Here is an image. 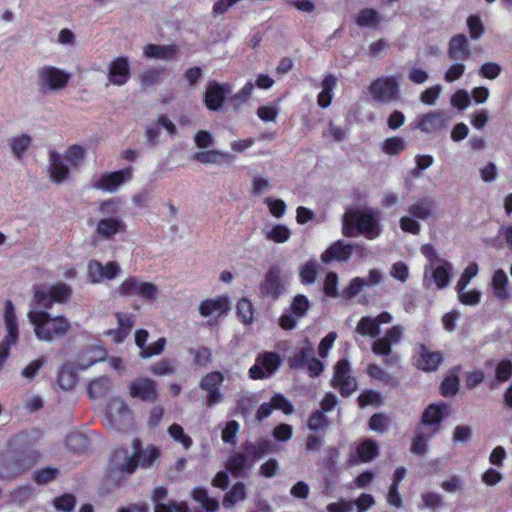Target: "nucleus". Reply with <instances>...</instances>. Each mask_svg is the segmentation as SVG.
<instances>
[{
	"instance_id": "1",
	"label": "nucleus",
	"mask_w": 512,
	"mask_h": 512,
	"mask_svg": "<svg viewBox=\"0 0 512 512\" xmlns=\"http://www.w3.org/2000/svg\"><path fill=\"white\" fill-rule=\"evenodd\" d=\"M27 318L33 328L34 336L39 342L53 343L65 337L72 330L71 322L64 315L51 314L42 309H30Z\"/></svg>"
},
{
	"instance_id": "2",
	"label": "nucleus",
	"mask_w": 512,
	"mask_h": 512,
	"mask_svg": "<svg viewBox=\"0 0 512 512\" xmlns=\"http://www.w3.org/2000/svg\"><path fill=\"white\" fill-rule=\"evenodd\" d=\"M342 233L346 237H356L359 234L373 240L380 235V228L372 213L348 209L342 218Z\"/></svg>"
},
{
	"instance_id": "3",
	"label": "nucleus",
	"mask_w": 512,
	"mask_h": 512,
	"mask_svg": "<svg viewBox=\"0 0 512 512\" xmlns=\"http://www.w3.org/2000/svg\"><path fill=\"white\" fill-rule=\"evenodd\" d=\"M421 253L428 260V265L424 269V281L427 286L430 278L438 289L448 286L451 280L452 263L441 258L436 249L429 244L421 247Z\"/></svg>"
},
{
	"instance_id": "4",
	"label": "nucleus",
	"mask_w": 512,
	"mask_h": 512,
	"mask_svg": "<svg viewBox=\"0 0 512 512\" xmlns=\"http://www.w3.org/2000/svg\"><path fill=\"white\" fill-rule=\"evenodd\" d=\"M85 158V149L79 145L69 147L62 156L59 153L50 154L49 175L52 181L62 183L69 177V170L65 165L67 162L71 167H79Z\"/></svg>"
},
{
	"instance_id": "5",
	"label": "nucleus",
	"mask_w": 512,
	"mask_h": 512,
	"mask_svg": "<svg viewBox=\"0 0 512 512\" xmlns=\"http://www.w3.org/2000/svg\"><path fill=\"white\" fill-rule=\"evenodd\" d=\"M160 458V451L156 446L149 445L144 449H140L138 444H135L134 454L127 457L122 452L115 454L116 463H121V470L127 473L135 471L138 465L143 467L152 466Z\"/></svg>"
},
{
	"instance_id": "6",
	"label": "nucleus",
	"mask_w": 512,
	"mask_h": 512,
	"mask_svg": "<svg viewBox=\"0 0 512 512\" xmlns=\"http://www.w3.org/2000/svg\"><path fill=\"white\" fill-rule=\"evenodd\" d=\"M433 215V203L428 200H418L407 208V214L400 220V228L405 233L418 235L421 231L419 220H425Z\"/></svg>"
},
{
	"instance_id": "7",
	"label": "nucleus",
	"mask_w": 512,
	"mask_h": 512,
	"mask_svg": "<svg viewBox=\"0 0 512 512\" xmlns=\"http://www.w3.org/2000/svg\"><path fill=\"white\" fill-rule=\"evenodd\" d=\"M70 78L71 76L67 71L46 65L37 72V87L42 93H55L64 90Z\"/></svg>"
},
{
	"instance_id": "8",
	"label": "nucleus",
	"mask_w": 512,
	"mask_h": 512,
	"mask_svg": "<svg viewBox=\"0 0 512 512\" xmlns=\"http://www.w3.org/2000/svg\"><path fill=\"white\" fill-rule=\"evenodd\" d=\"M71 288L62 282L51 286H39L34 291V300L38 305L50 307L53 303H66L71 296Z\"/></svg>"
},
{
	"instance_id": "9",
	"label": "nucleus",
	"mask_w": 512,
	"mask_h": 512,
	"mask_svg": "<svg viewBox=\"0 0 512 512\" xmlns=\"http://www.w3.org/2000/svg\"><path fill=\"white\" fill-rule=\"evenodd\" d=\"M121 272L120 265L115 262L102 264L98 260L91 259L86 266V278L90 284H99L118 278Z\"/></svg>"
},
{
	"instance_id": "10",
	"label": "nucleus",
	"mask_w": 512,
	"mask_h": 512,
	"mask_svg": "<svg viewBox=\"0 0 512 512\" xmlns=\"http://www.w3.org/2000/svg\"><path fill=\"white\" fill-rule=\"evenodd\" d=\"M287 276L277 266H272L266 272L260 284V292L263 296L277 299L285 292Z\"/></svg>"
},
{
	"instance_id": "11",
	"label": "nucleus",
	"mask_w": 512,
	"mask_h": 512,
	"mask_svg": "<svg viewBox=\"0 0 512 512\" xmlns=\"http://www.w3.org/2000/svg\"><path fill=\"white\" fill-rule=\"evenodd\" d=\"M131 76V63L127 56L112 58L107 64V86L122 87Z\"/></svg>"
},
{
	"instance_id": "12",
	"label": "nucleus",
	"mask_w": 512,
	"mask_h": 512,
	"mask_svg": "<svg viewBox=\"0 0 512 512\" xmlns=\"http://www.w3.org/2000/svg\"><path fill=\"white\" fill-rule=\"evenodd\" d=\"M120 295H136L144 300L155 301L158 295V288L151 282H144L134 277H128L118 286Z\"/></svg>"
},
{
	"instance_id": "13",
	"label": "nucleus",
	"mask_w": 512,
	"mask_h": 512,
	"mask_svg": "<svg viewBox=\"0 0 512 512\" xmlns=\"http://www.w3.org/2000/svg\"><path fill=\"white\" fill-rule=\"evenodd\" d=\"M371 97L380 103H390L399 97V85L394 77L376 79L369 87Z\"/></svg>"
},
{
	"instance_id": "14",
	"label": "nucleus",
	"mask_w": 512,
	"mask_h": 512,
	"mask_svg": "<svg viewBox=\"0 0 512 512\" xmlns=\"http://www.w3.org/2000/svg\"><path fill=\"white\" fill-rule=\"evenodd\" d=\"M449 120V117L441 111H430L416 118L415 129L427 135H436L446 130Z\"/></svg>"
},
{
	"instance_id": "15",
	"label": "nucleus",
	"mask_w": 512,
	"mask_h": 512,
	"mask_svg": "<svg viewBox=\"0 0 512 512\" xmlns=\"http://www.w3.org/2000/svg\"><path fill=\"white\" fill-rule=\"evenodd\" d=\"M281 357L275 352H264L257 356L255 364L249 369L252 379H264L274 374L281 365Z\"/></svg>"
},
{
	"instance_id": "16",
	"label": "nucleus",
	"mask_w": 512,
	"mask_h": 512,
	"mask_svg": "<svg viewBox=\"0 0 512 512\" xmlns=\"http://www.w3.org/2000/svg\"><path fill=\"white\" fill-rule=\"evenodd\" d=\"M349 373V363L346 360H340L334 366L331 379L332 386L339 389L341 394L345 396L351 395L357 388L355 379Z\"/></svg>"
},
{
	"instance_id": "17",
	"label": "nucleus",
	"mask_w": 512,
	"mask_h": 512,
	"mask_svg": "<svg viewBox=\"0 0 512 512\" xmlns=\"http://www.w3.org/2000/svg\"><path fill=\"white\" fill-rule=\"evenodd\" d=\"M3 322L6 335L0 345L11 349L19 341V325L15 307L11 301H6L3 310Z\"/></svg>"
},
{
	"instance_id": "18",
	"label": "nucleus",
	"mask_w": 512,
	"mask_h": 512,
	"mask_svg": "<svg viewBox=\"0 0 512 512\" xmlns=\"http://www.w3.org/2000/svg\"><path fill=\"white\" fill-rule=\"evenodd\" d=\"M107 420L110 427L116 430L130 426V410L124 400L115 398L110 401L107 407Z\"/></svg>"
},
{
	"instance_id": "19",
	"label": "nucleus",
	"mask_w": 512,
	"mask_h": 512,
	"mask_svg": "<svg viewBox=\"0 0 512 512\" xmlns=\"http://www.w3.org/2000/svg\"><path fill=\"white\" fill-rule=\"evenodd\" d=\"M443 361V355L439 351H431L424 345L416 347L413 356V365L424 372L436 371Z\"/></svg>"
},
{
	"instance_id": "20",
	"label": "nucleus",
	"mask_w": 512,
	"mask_h": 512,
	"mask_svg": "<svg viewBox=\"0 0 512 512\" xmlns=\"http://www.w3.org/2000/svg\"><path fill=\"white\" fill-rule=\"evenodd\" d=\"M392 320L393 316L389 312H382L376 317L363 316L358 321L355 331L361 336L376 338L380 334V326L389 324Z\"/></svg>"
},
{
	"instance_id": "21",
	"label": "nucleus",
	"mask_w": 512,
	"mask_h": 512,
	"mask_svg": "<svg viewBox=\"0 0 512 512\" xmlns=\"http://www.w3.org/2000/svg\"><path fill=\"white\" fill-rule=\"evenodd\" d=\"M133 172L131 167L122 170L104 173L99 177L95 186L106 192L113 193L117 191L123 184L131 181Z\"/></svg>"
},
{
	"instance_id": "22",
	"label": "nucleus",
	"mask_w": 512,
	"mask_h": 512,
	"mask_svg": "<svg viewBox=\"0 0 512 512\" xmlns=\"http://www.w3.org/2000/svg\"><path fill=\"white\" fill-rule=\"evenodd\" d=\"M404 328L401 325H394L386 331L383 337L377 338L371 346L376 355L388 356L392 351V345L398 344L403 336Z\"/></svg>"
},
{
	"instance_id": "23",
	"label": "nucleus",
	"mask_w": 512,
	"mask_h": 512,
	"mask_svg": "<svg viewBox=\"0 0 512 512\" xmlns=\"http://www.w3.org/2000/svg\"><path fill=\"white\" fill-rule=\"evenodd\" d=\"M509 283L510 280L503 269L495 270L490 281L491 296L500 302L508 301L512 296Z\"/></svg>"
},
{
	"instance_id": "24",
	"label": "nucleus",
	"mask_w": 512,
	"mask_h": 512,
	"mask_svg": "<svg viewBox=\"0 0 512 512\" xmlns=\"http://www.w3.org/2000/svg\"><path fill=\"white\" fill-rule=\"evenodd\" d=\"M129 395L142 401L153 402L157 398L156 383L148 378H138L128 387Z\"/></svg>"
},
{
	"instance_id": "25",
	"label": "nucleus",
	"mask_w": 512,
	"mask_h": 512,
	"mask_svg": "<svg viewBox=\"0 0 512 512\" xmlns=\"http://www.w3.org/2000/svg\"><path fill=\"white\" fill-rule=\"evenodd\" d=\"M223 381L224 376L220 372H211L202 377L200 387L207 392V404L209 406L222 401V394L219 391V387Z\"/></svg>"
},
{
	"instance_id": "26",
	"label": "nucleus",
	"mask_w": 512,
	"mask_h": 512,
	"mask_svg": "<svg viewBox=\"0 0 512 512\" xmlns=\"http://www.w3.org/2000/svg\"><path fill=\"white\" fill-rule=\"evenodd\" d=\"M230 302L226 296H217L203 300L199 304V313L203 317L219 318L230 310Z\"/></svg>"
},
{
	"instance_id": "27",
	"label": "nucleus",
	"mask_w": 512,
	"mask_h": 512,
	"mask_svg": "<svg viewBox=\"0 0 512 512\" xmlns=\"http://www.w3.org/2000/svg\"><path fill=\"white\" fill-rule=\"evenodd\" d=\"M360 248L358 245L345 244L342 241H336L330 245L322 254L321 261L325 264L331 261H347L352 255L353 249Z\"/></svg>"
},
{
	"instance_id": "28",
	"label": "nucleus",
	"mask_w": 512,
	"mask_h": 512,
	"mask_svg": "<svg viewBox=\"0 0 512 512\" xmlns=\"http://www.w3.org/2000/svg\"><path fill=\"white\" fill-rule=\"evenodd\" d=\"M149 334L146 330L140 329L135 332V343L140 349V357L150 358L155 355H159L166 346V340L160 338L150 345H146Z\"/></svg>"
},
{
	"instance_id": "29",
	"label": "nucleus",
	"mask_w": 512,
	"mask_h": 512,
	"mask_svg": "<svg viewBox=\"0 0 512 512\" xmlns=\"http://www.w3.org/2000/svg\"><path fill=\"white\" fill-rule=\"evenodd\" d=\"M229 91L230 87L228 84L210 83L204 94V103L207 108L213 111L219 110Z\"/></svg>"
},
{
	"instance_id": "30",
	"label": "nucleus",
	"mask_w": 512,
	"mask_h": 512,
	"mask_svg": "<svg viewBox=\"0 0 512 512\" xmlns=\"http://www.w3.org/2000/svg\"><path fill=\"white\" fill-rule=\"evenodd\" d=\"M449 406L446 403H432L422 414V423L430 426H439L443 418L448 416Z\"/></svg>"
},
{
	"instance_id": "31",
	"label": "nucleus",
	"mask_w": 512,
	"mask_h": 512,
	"mask_svg": "<svg viewBox=\"0 0 512 512\" xmlns=\"http://www.w3.org/2000/svg\"><path fill=\"white\" fill-rule=\"evenodd\" d=\"M177 51V47L173 44H148L143 48V55L148 59L168 61L176 55Z\"/></svg>"
},
{
	"instance_id": "32",
	"label": "nucleus",
	"mask_w": 512,
	"mask_h": 512,
	"mask_svg": "<svg viewBox=\"0 0 512 512\" xmlns=\"http://www.w3.org/2000/svg\"><path fill=\"white\" fill-rule=\"evenodd\" d=\"M124 231L125 224L123 221L114 217H103L96 225V232L100 236L108 239Z\"/></svg>"
},
{
	"instance_id": "33",
	"label": "nucleus",
	"mask_w": 512,
	"mask_h": 512,
	"mask_svg": "<svg viewBox=\"0 0 512 512\" xmlns=\"http://www.w3.org/2000/svg\"><path fill=\"white\" fill-rule=\"evenodd\" d=\"M106 352L99 346H94L81 351L77 356V367L86 369L91 365L104 360Z\"/></svg>"
},
{
	"instance_id": "34",
	"label": "nucleus",
	"mask_w": 512,
	"mask_h": 512,
	"mask_svg": "<svg viewBox=\"0 0 512 512\" xmlns=\"http://www.w3.org/2000/svg\"><path fill=\"white\" fill-rule=\"evenodd\" d=\"M292 230L285 224L273 223L267 226L265 230V238L276 244L287 243L292 237Z\"/></svg>"
},
{
	"instance_id": "35",
	"label": "nucleus",
	"mask_w": 512,
	"mask_h": 512,
	"mask_svg": "<svg viewBox=\"0 0 512 512\" xmlns=\"http://www.w3.org/2000/svg\"><path fill=\"white\" fill-rule=\"evenodd\" d=\"M470 54L468 41L464 35L458 34L450 39L448 55L451 59H466Z\"/></svg>"
},
{
	"instance_id": "36",
	"label": "nucleus",
	"mask_w": 512,
	"mask_h": 512,
	"mask_svg": "<svg viewBox=\"0 0 512 512\" xmlns=\"http://www.w3.org/2000/svg\"><path fill=\"white\" fill-rule=\"evenodd\" d=\"M246 486L242 482L236 483L229 492L224 495L223 506L226 509L233 508L237 503L246 499Z\"/></svg>"
},
{
	"instance_id": "37",
	"label": "nucleus",
	"mask_w": 512,
	"mask_h": 512,
	"mask_svg": "<svg viewBox=\"0 0 512 512\" xmlns=\"http://www.w3.org/2000/svg\"><path fill=\"white\" fill-rule=\"evenodd\" d=\"M432 437V433L419 429L412 439L410 451L415 455H424L428 452V441Z\"/></svg>"
},
{
	"instance_id": "38",
	"label": "nucleus",
	"mask_w": 512,
	"mask_h": 512,
	"mask_svg": "<svg viewBox=\"0 0 512 512\" xmlns=\"http://www.w3.org/2000/svg\"><path fill=\"white\" fill-rule=\"evenodd\" d=\"M167 433L174 442L180 444L184 449L192 447L193 440L190 435L184 431L181 425L173 423L168 427Z\"/></svg>"
},
{
	"instance_id": "39",
	"label": "nucleus",
	"mask_w": 512,
	"mask_h": 512,
	"mask_svg": "<svg viewBox=\"0 0 512 512\" xmlns=\"http://www.w3.org/2000/svg\"><path fill=\"white\" fill-rule=\"evenodd\" d=\"M191 496L208 512H216L219 509V502L210 497L205 489L197 487L192 490Z\"/></svg>"
},
{
	"instance_id": "40",
	"label": "nucleus",
	"mask_w": 512,
	"mask_h": 512,
	"mask_svg": "<svg viewBox=\"0 0 512 512\" xmlns=\"http://www.w3.org/2000/svg\"><path fill=\"white\" fill-rule=\"evenodd\" d=\"M458 300L466 306H477L481 300V292L475 288L467 287L455 288Z\"/></svg>"
},
{
	"instance_id": "41",
	"label": "nucleus",
	"mask_w": 512,
	"mask_h": 512,
	"mask_svg": "<svg viewBox=\"0 0 512 512\" xmlns=\"http://www.w3.org/2000/svg\"><path fill=\"white\" fill-rule=\"evenodd\" d=\"M336 87V79L327 76L322 81V90L318 95V104L322 108H327L331 104L332 91Z\"/></svg>"
},
{
	"instance_id": "42",
	"label": "nucleus",
	"mask_w": 512,
	"mask_h": 512,
	"mask_svg": "<svg viewBox=\"0 0 512 512\" xmlns=\"http://www.w3.org/2000/svg\"><path fill=\"white\" fill-rule=\"evenodd\" d=\"M440 487L448 494H461L464 489V480L460 475H449L441 481Z\"/></svg>"
},
{
	"instance_id": "43",
	"label": "nucleus",
	"mask_w": 512,
	"mask_h": 512,
	"mask_svg": "<svg viewBox=\"0 0 512 512\" xmlns=\"http://www.w3.org/2000/svg\"><path fill=\"white\" fill-rule=\"evenodd\" d=\"M318 272V264L315 261H307L299 269V277L303 284L315 283Z\"/></svg>"
},
{
	"instance_id": "44",
	"label": "nucleus",
	"mask_w": 512,
	"mask_h": 512,
	"mask_svg": "<svg viewBox=\"0 0 512 512\" xmlns=\"http://www.w3.org/2000/svg\"><path fill=\"white\" fill-rule=\"evenodd\" d=\"M226 154L218 150H200L194 153V159L205 165L218 164Z\"/></svg>"
},
{
	"instance_id": "45",
	"label": "nucleus",
	"mask_w": 512,
	"mask_h": 512,
	"mask_svg": "<svg viewBox=\"0 0 512 512\" xmlns=\"http://www.w3.org/2000/svg\"><path fill=\"white\" fill-rule=\"evenodd\" d=\"M406 148V141L398 136H392L382 143V150L388 155H398Z\"/></svg>"
},
{
	"instance_id": "46",
	"label": "nucleus",
	"mask_w": 512,
	"mask_h": 512,
	"mask_svg": "<svg viewBox=\"0 0 512 512\" xmlns=\"http://www.w3.org/2000/svg\"><path fill=\"white\" fill-rule=\"evenodd\" d=\"M237 315L243 324H251L254 317V308L248 299H240L236 306Z\"/></svg>"
},
{
	"instance_id": "47",
	"label": "nucleus",
	"mask_w": 512,
	"mask_h": 512,
	"mask_svg": "<svg viewBox=\"0 0 512 512\" xmlns=\"http://www.w3.org/2000/svg\"><path fill=\"white\" fill-rule=\"evenodd\" d=\"M357 455L363 462H369L377 456V444L372 440H366L357 448Z\"/></svg>"
},
{
	"instance_id": "48",
	"label": "nucleus",
	"mask_w": 512,
	"mask_h": 512,
	"mask_svg": "<svg viewBox=\"0 0 512 512\" xmlns=\"http://www.w3.org/2000/svg\"><path fill=\"white\" fill-rule=\"evenodd\" d=\"M248 468L247 457L243 454H235L227 462V469L234 475H238Z\"/></svg>"
},
{
	"instance_id": "49",
	"label": "nucleus",
	"mask_w": 512,
	"mask_h": 512,
	"mask_svg": "<svg viewBox=\"0 0 512 512\" xmlns=\"http://www.w3.org/2000/svg\"><path fill=\"white\" fill-rule=\"evenodd\" d=\"M460 381L456 375H448L441 383L440 392L443 396H454L459 390Z\"/></svg>"
},
{
	"instance_id": "50",
	"label": "nucleus",
	"mask_w": 512,
	"mask_h": 512,
	"mask_svg": "<svg viewBox=\"0 0 512 512\" xmlns=\"http://www.w3.org/2000/svg\"><path fill=\"white\" fill-rule=\"evenodd\" d=\"M120 328L118 330H109L106 334L112 338V341L115 343L122 342L126 336L128 335L129 330L131 329L133 323L130 319L126 318L122 320L119 318Z\"/></svg>"
},
{
	"instance_id": "51",
	"label": "nucleus",
	"mask_w": 512,
	"mask_h": 512,
	"mask_svg": "<svg viewBox=\"0 0 512 512\" xmlns=\"http://www.w3.org/2000/svg\"><path fill=\"white\" fill-rule=\"evenodd\" d=\"M450 104L459 110L467 109L471 105L469 93L464 89L457 90L451 96Z\"/></svg>"
},
{
	"instance_id": "52",
	"label": "nucleus",
	"mask_w": 512,
	"mask_h": 512,
	"mask_svg": "<svg viewBox=\"0 0 512 512\" xmlns=\"http://www.w3.org/2000/svg\"><path fill=\"white\" fill-rule=\"evenodd\" d=\"M31 139L28 135H21L11 139L10 148L14 155L20 157L29 147Z\"/></svg>"
},
{
	"instance_id": "53",
	"label": "nucleus",
	"mask_w": 512,
	"mask_h": 512,
	"mask_svg": "<svg viewBox=\"0 0 512 512\" xmlns=\"http://www.w3.org/2000/svg\"><path fill=\"white\" fill-rule=\"evenodd\" d=\"M379 22L378 14L373 9H363L359 12L357 24L361 27L374 26Z\"/></svg>"
},
{
	"instance_id": "54",
	"label": "nucleus",
	"mask_w": 512,
	"mask_h": 512,
	"mask_svg": "<svg viewBox=\"0 0 512 512\" xmlns=\"http://www.w3.org/2000/svg\"><path fill=\"white\" fill-rule=\"evenodd\" d=\"M420 498L423 503V507L427 509L435 510L442 507L443 505L441 495L436 492H424L421 494Z\"/></svg>"
},
{
	"instance_id": "55",
	"label": "nucleus",
	"mask_w": 512,
	"mask_h": 512,
	"mask_svg": "<svg viewBox=\"0 0 512 512\" xmlns=\"http://www.w3.org/2000/svg\"><path fill=\"white\" fill-rule=\"evenodd\" d=\"M479 267L476 263L469 264L462 272L458 279L455 288L468 287L471 280L477 276Z\"/></svg>"
},
{
	"instance_id": "56",
	"label": "nucleus",
	"mask_w": 512,
	"mask_h": 512,
	"mask_svg": "<svg viewBox=\"0 0 512 512\" xmlns=\"http://www.w3.org/2000/svg\"><path fill=\"white\" fill-rule=\"evenodd\" d=\"M265 204L267 205L271 215H273L275 218H282L286 213L287 206L281 199H273L271 197H267L265 199Z\"/></svg>"
},
{
	"instance_id": "57",
	"label": "nucleus",
	"mask_w": 512,
	"mask_h": 512,
	"mask_svg": "<svg viewBox=\"0 0 512 512\" xmlns=\"http://www.w3.org/2000/svg\"><path fill=\"white\" fill-rule=\"evenodd\" d=\"M441 92L442 87L440 85L431 86L421 93L420 101L425 105L433 106L436 104Z\"/></svg>"
},
{
	"instance_id": "58",
	"label": "nucleus",
	"mask_w": 512,
	"mask_h": 512,
	"mask_svg": "<svg viewBox=\"0 0 512 512\" xmlns=\"http://www.w3.org/2000/svg\"><path fill=\"white\" fill-rule=\"evenodd\" d=\"M366 287L365 279L360 277L353 278L349 285L343 290V295L347 299H351L358 295Z\"/></svg>"
},
{
	"instance_id": "59",
	"label": "nucleus",
	"mask_w": 512,
	"mask_h": 512,
	"mask_svg": "<svg viewBox=\"0 0 512 512\" xmlns=\"http://www.w3.org/2000/svg\"><path fill=\"white\" fill-rule=\"evenodd\" d=\"M503 479V474L494 468H488L481 475V481L488 487H494L498 485L503 481Z\"/></svg>"
},
{
	"instance_id": "60",
	"label": "nucleus",
	"mask_w": 512,
	"mask_h": 512,
	"mask_svg": "<svg viewBox=\"0 0 512 512\" xmlns=\"http://www.w3.org/2000/svg\"><path fill=\"white\" fill-rule=\"evenodd\" d=\"M495 376L500 382L507 381L512 376V361L507 359L501 360L496 366Z\"/></svg>"
},
{
	"instance_id": "61",
	"label": "nucleus",
	"mask_w": 512,
	"mask_h": 512,
	"mask_svg": "<svg viewBox=\"0 0 512 512\" xmlns=\"http://www.w3.org/2000/svg\"><path fill=\"white\" fill-rule=\"evenodd\" d=\"M337 339V333L332 331L328 333L319 343L318 354L322 358H327L329 351L333 348L334 342Z\"/></svg>"
},
{
	"instance_id": "62",
	"label": "nucleus",
	"mask_w": 512,
	"mask_h": 512,
	"mask_svg": "<svg viewBox=\"0 0 512 512\" xmlns=\"http://www.w3.org/2000/svg\"><path fill=\"white\" fill-rule=\"evenodd\" d=\"M501 66L495 62H485L480 67V75L486 79H496L501 73Z\"/></svg>"
},
{
	"instance_id": "63",
	"label": "nucleus",
	"mask_w": 512,
	"mask_h": 512,
	"mask_svg": "<svg viewBox=\"0 0 512 512\" xmlns=\"http://www.w3.org/2000/svg\"><path fill=\"white\" fill-rule=\"evenodd\" d=\"M274 409L281 410L284 414L290 415L294 412V406L292 403L283 395L275 394L271 398Z\"/></svg>"
},
{
	"instance_id": "64",
	"label": "nucleus",
	"mask_w": 512,
	"mask_h": 512,
	"mask_svg": "<svg viewBox=\"0 0 512 512\" xmlns=\"http://www.w3.org/2000/svg\"><path fill=\"white\" fill-rule=\"evenodd\" d=\"M255 143L254 138H237L230 142V149L232 152L241 154L250 149Z\"/></svg>"
}]
</instances>
